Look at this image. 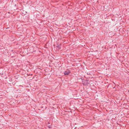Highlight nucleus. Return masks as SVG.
<instances>
[{
	"label": "nucleus",
	"instance_id": "nucleus-1",
	"mask_svg": "<svg viewBox=\"0 0 129 129\" xmlns=\"http://www.w3.org/2000/svg\"><path fill=\"white\" fill-rule=\"evenodd\" d=\"M70 73V72L69 71H65L64 72V74L65 75H68Z\"/></svg>",
	"mask_w": 129,
	"mask_h": 129
}]
</instances>
